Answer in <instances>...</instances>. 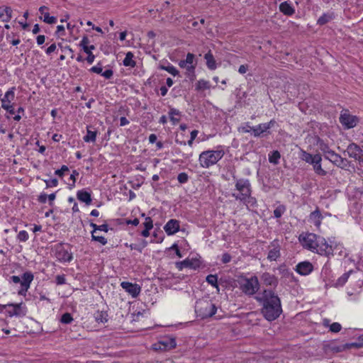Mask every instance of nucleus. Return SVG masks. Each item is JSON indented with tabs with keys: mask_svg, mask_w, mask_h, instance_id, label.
Returning a JSON list of instances; mask_svg holds the SVG:
<instances>
[{
	"mask_svg": "<svg viewBox=\"0 0 363 363\" xmlns=\"http://www.w3.org/2000/svg\"><path fill=\"white\" fill-rule=\"evenodd\" d=\"M249 69V66L247 65H242L239 67L238 72L240 74H245Z\"/></svg>",
	"mask_w": 363,
	"mask_h": 363,
	"instance_id": "680f3d73",
	"label": "nucleus"
},
{
	"mask_svg": "<svg viewBox=\"0 0 363 363\" xmlns=\"http://www.w3.org/2000/svg\"><path fill=\"white\" fill-rule=\"evenodd\" d=\"M204 59L206 60V65L209 69L214 70L216 69V62L211 51L205 54Z\"/></svg>",
	"mask_w": 363,
	"mask_h": 363,
	"instance_id": "bb28decb",
	"label": "nucleus"
},
{
	"mask_svg": "<svg viewBox=\"0 0 363 363\" xmlns=\"http://www.w3.org/2000/svg\"><path fill=\"white\" fill-rule=\"evenodd\" d=\"M56 284L57 285H62V284H65V275H57L56 277Z\"/></svg>",
	"mask_w": 363,
	"mask_h": 363,
	"instance_id": "052dcab7",
	"label": "nucleus"
},
{
	"mask_svg": "<svg viewBox=\"0 0 363 363\" xmlns=\"http://www.w3.org/2000/svg\"><path fill=\"white\" fill-rule=\"evenodd\" d=\"M101 75L104 77L106 79H111L113 75V72L112 69H106L104 72H102Z\"/></svg>",
	"mask_w": 363,
	"mask_h": 363,
	"instance_id": "4d7b16f0",
	"label": "nucleus"
},
{
	"mask_svg": "<svg viewBox=\"0 0 363 363\" xmlns=\"http://www.w3.org/2000/svg\"><path fill=\"white\" fill-rule=\"evenodd\" d=\"M3 11H5L6 16H4V18H1L3 19V21L9 22L11 17H12V9L10 7H5L3 9Z\"/></svg>",
	"mask_w": 363,
	"mask_h": 363,
	"instance_id": "58836bf2",
	"label": "nucleus"
},
{
	"mask_svg": "<svg viewBox=\"0 0 363 363\" xmlns=\"http://www.w3.org/2000/svg\"><path fill=\"white\" fill-rule=\"evenodd\" d=\"M319 148L324 154V156H327L329 155V152H331L333 150L329 147V146L324 143L323 142L320 143Z\"/></svg>",
	"mask_w": 363,
	"mask_h": 363,
	"instance_id": "a19ab883",
	"label": "nucleus"
},
{
	"mask_svg": "<svg viewBox=\"0 0 363 363\" xmlns=\"http://www.w3.org/2000/svg\"><path fill=\"white\" fill-rule=\"evenodd\" d=\"M159 344L163 345L162 348L161 347H159L160 350H163L173 349L177 345L175 339L172 337H166L163 340L160 341ZM155 349L158 350L157 347H155Z\"/></svg>",
	"mask_w": 363,
	"mask_h": 363,
	"instance_id": "aec40b11",
	"label": "nucleus"
},
{
	"mask_svg": "<svg viewBox=\"0 0 363 363\" xmlns=\"http://www.w3.org/2000/svg\"><path fill=\"white\" fill-rule=\"evenodd\" d=\"M44 182L46 184V187H52V186H57L58 184V181L57 179H52L50 180H44Z\"/></svg>",
	"mask_w": 363,
	"mask_h": 363,
	"instance_id": "6e6d98bb",
	"label": "nucleus"
},
{
	"mask_svg": "<svg viewBox=\"0 0 363 363\" xmlns=\"http://www.w3.org/2000/svg\"><path fill=\"white\" fill-rule=\"evenodd\" d=\"M68 171H69L68 167L66 165H62L61 169L55 171V174L56 175L59 176L60 177H62L63 176L64 173L65 172H68Z\"/></svg>",
	"mask_w": 363,
	"mask_h": 363,
	"instance_id": "5fc2aeb1",
	"label": "nucleus"
},
{
	"mask_svg": "<svg viewBox=\"0 0 363 363\" xmlns=\"http://www.w3.org/2000/svg\"><path fill=\"white\" fill-rule=\"evenodd\" d=\"M254 127L250 125L249 123H246L244 125L238 128L239 132L241 133H253Z\"/></svg>",
	"mask_w": 363,
	"mask_h": 363,
	"instance_id": "49530a36",
	"label": "nucleus"
},
{
	"mask_svg": "<svg viewBox=\"0 0 363 363\" xmlns=\"http://www.w3.org/2000/svg\"><path fill=\"white\" fill-rule=\"evenodd\" d=\"M48 8L45 6H42L39 8L40 13L44 16L43 21L48 24H53L57 22V18L55 16H50L49 13L45 12Z\"/></svg>",
	"mask_w": 363,
	"mask_h": 363,
	"instance_id": "4be33fe9",
	"label": "nucleus"
},
{
	"mask_svg": "<svg viewBox=\"0 0 363 363\" xmlns=\"http://www.w3.org/2000/svg\"><path fill=\"white\" fill-rule=\"evenodd\" d=\"M270 247L272 248L268 252L267 259L275 261L280 256V247L275 240L271 243Z\"/></svg>",
	"mask_w": 363,
	"mask_h": 363,
	"instance_id": "a211bd4d",
	"label": "nucleus"
},
{
	"mask_svg": "<svg viewBox=\"0 0 363 363\" xmlns=\"http://www.w3.org/2000/svg\"><path fill=\"white\" fill-rule=\"evenodd\" d=\"M333 18V15L332 13H324L318 19V24L322 26L328 23Z\"/></svg>",
	"mask_w": 363,
	"mask_h": 363,
	"instance_id": "f704fd0d",
	"label": "nucleus"
},
{
	"mask_svg": "<svg viewBox=\"0 0 363 363\" xmlns=\"http://www.w3.org/2000/svg\"><path fill=\"white\" fill-rule=\"evenodd\" d=\"M256 299L262 306L261 313L266 320H274L281 314V300L272 290H264Z\"/></svg>",
	"mask_w": 363,
	"mask_h": 363,
	"instance_id": "f257e3e1",
	"label": "nucleus"
},
{
	"mask_svg": "<svg viewBox=\"0 0 363 363\" xmlns=\"http://www.w3.org/2000/svg\"><path fill=\"white\" fill-rule=\"evenodd\" d=\"M224 152L222 150H208L201 153L199 162L202 167L208 168L215 164L223 157Z\"/></svg>",
	"mask_w": 363,
	"mask_h": 363,
	"instance_id": "7ed1b4c3",
	"label": "nucleus"
},
{
	"mask_svg": "<svg viewBox=\"0 0 363 363\" xmlns=\"http://www.w3.org/2000/svg\"><path fill=\"white\" fill-rule=\"evenodd\" d=\"M279 10L286 16H292L295 13L294 8L288 2L284 1L279 5Z\"/></svg>",
	"mask_w": 363,
	"mask_h": 363,
	"instance_id": "b1692460",
	"label": "nucleus"
},
{
	"mask_svg": "<svg viewBox=\"0 0 363 363\" xmlns=\"http://www.w3.org/2000/svg\"><path fill=\"white\" fill-rule=\"evenodd\" d=\"M349 277V273L344 274L340 278L338 279V283L343 284L345 283Z\"/></svg>",
	"mask_w": 363,
	"mask_h": 363,
	"instance_id": "0e129e2a",
	"label": "nucleus"
},
{
	"mask_svg": "<svg viewBox=\"0 0 363 363\" xmlns=\"http://www.w3.org/2000/svg\"><path fill=\"white\" fill-rule=\"evenodd\" d=\"M321 161H322L321 156H317L315 162H313V164L312 165H313L314 172L317 174L320 175V176H325L327 174V172L322 168Z\"/></svg>",
	"mask_w": 363,
	"mask_h": 363,
	"instance_id": "5701e85b",
	"label": "nucleus"
},
{
	"mask_svg": "<svg viewBox=\"0 0 363 363\" xmlns=\"http://www.w3.org/2000/svg\"><path fill=\"white\" fill-rule=\"evenodd\" d=\"M145 229L150 230L153 227L152 220L150 217H146L145 221L143 223Z\"/></svg>",
	"mask_w": 363,
	"mask_h": 363,
	"instance_id": "864d4df0",
	"label": "nucleus"
},
{
	"mask_svg": "<svg viewBox=\"0 0 363 363\" xmlns=\"http://www.w3.org/2000/svg\"><path fill=\"white\" fill-rule=\"evenodd\" d=\"M285 211H286L285 206L283 205H279L274 211V217H276L277 218H280L283 215V213L285 212Z\"/></svg>",
	"mask_w": 363,
	"mask_h": 363,
	"instance_id": "ea45409f",
	"label": "nucleus"
},
{
	"mask_svg": "<svg viewBox=\"0 0 363 363\" xmlns=\"http://www.w3.org/2000/svg\"><path fill=\"white\" fill-rule=\"evenodd\" d=\"M334 164L338 167L344 168L347 165V160L340 156V157H338L335 162H334Z\"/></svg>",
	"mask_w": 363,
	"mask_h": 363,
	"instance_id": "a18cd8bd",
	"label": "nucleus"
},
{
	"mask_svg": "<svg viewBox=\"0 0 363 363\" xmlns=\"http://www.w3.org/2000/svg\"><path fill=\"white\" fill-rule=\"evenodd\" d=\"M199 266L200 262L198 259H185L176 263V267L179 270H182L184 268L196 269L199 268Z\"/></svg>",
	"mask_w": 363,
	"mask_h": 363,
	"instance_id": "2eb2a0df",
	"label": "nucleus"
},
{
	"mask_svg": "<svg viewBox=\"0 0 363 363\" xmlns=\"http://www.w3.org/2000/svg\"><path fill=\"white\" fill-rule=\"evenodd\" d=\"M321 218L320 212L318 210H315L310 214L309 221L318 228L321 223Z\"/></svg>",
	"mask_w": 363,
	"mask_h": 363,
	"instance_id": "a878e982",
	"label": "nucleus"
},
{
	"mask_svg": "<svg viewBox=\"0 0 363 363\" xmlns=\"http://www.w3.org/2000/svg\"><path fill=\"white\" fill-rule=\"evenodd\" d=\"M261 279L263 283L267 286H276L278 283L277 279L275 277V276L267 272H265L262 274Z\"/></svg>",
	"mask_w": 363,
	"mask_h": 363,
	"instance_id": "412c9836",
	"label": "nucleus"
},
{
	"mask_svg": "<svg viewBox=\"0 0 363 363\" xmlns=\"http://www.w3.org/2000/svg\"><path fill=\"white\" fill-rule=\"evenodd\" d=\"M91 128H93L91 126L87 127L86 135L84 137V140L86 143L96 141L97 131L96 130H92Z\"/></svg>",
	"mask_w": 363,
	"mask_h": 363,
	"instance_id": "c85d7f7f",
	"label": "nucleus"
},
{
	"mask_svg": "<svg viewBox=\"0 0 363 363\" xmlns=\"http://www.w3.org/2000/svg\"><path fill=\"white\" fill-rule=\"evenodd\" d=\"M55 253L57 259L60 262H69L72 259V255L65 250L63 244L59 243L55 247Z\"/></svg>",
	"mask_w": 363,
	"mask_h": 363,
	"instance_id": "6e6552de",
	"label": "nucleus"
},
{
	"mask_svg": "<svg viewBox=\"0 0 363 363\" xmlns=\"http://www.w3.org/2000/svg\"><path fill=\"white\" fill-rule=\"evenodd\" d=\"M89 71L91 72H94V73L101 74V73H102V67H101V66H99V64L96 66L92 67L89 69Z\"/></svg>",
	"mask_w": 363,
	"mask_h": 363,
	"instance_id": "bf43d9fd",
	"label": "nucleus"
},
{
	"mask_svg": "<svg viewBox=\"0 0 363 363\" xmlns=\"http://www.w3.org/2000/svg\"><path fill=\"white\" fill-rule=\"evenodd\" d=\"M188 179H189V177H188L187 174L185 172H182V173L179 174V175L177 177V179H178L179 182L181 184L186 183L188 181Z\"/></svg>",
	"mask_w": 363,
	"mask_h": 363,
	"instance_id": "3c124183",
	"label": "nucleus"
},
{
	"mask_svg": "<svg viewBox=\"0 0 363 363\" xmlns=\"http://www.w3.org/2000/svg\"><path fill=\"white\" fill-rule=\"evenodd\" d=\"M95 49L94 45H90L89 48H84L83 50L88 55L86 61L88 63L91 64L94 62L95 55L92 53L91 50Z\"/></svg>",
	"mask_w": 363,
	"mask_h": 363,
	"instance_id": "2f4dec72",
	"label": "nucleus"
},
{
	"mask_svg": "<svg viewBox=\"0 0 363 363\" xmlns=\"http://www.w3.org/2000/svg\"><path fill=\"white\" fill-rule=\"evenodd\" d=\"M18 239L21 242H26L28 239V234L26 230H21L17 235Z\"/></svg>",
	"mask_w": 363,
	"mask_h": 363,
	"instance_id": "8fccbe9b",
	"label": "nucleus"
},
{
	"mask_svg": "<svg viewBox=\"0 0 363 363\" xmlns=\"http://www.w3.org/2000/svg\"><path fill=\"white\" fill-rule=\"evenodd\" d=\"M73 320V318L70 313H65L61 317V322L62 323L69 324Z\"/></svg>",
	"mask_w": 363,
	"mask_h": 363,
	"instance_id": "de8ad7c7",
	"label": "nucleus"
},
{
	"mask_svg": "<svg viewBox=\"0 0 363 363\" xmlns=\"http://www.w3.org/2000/svg\"><path fill=\"white\" fill-rule=\"evenodd\" d=\"M267 130H269V125H265L264 123H262L254 127L252 134L255 137H259L262 133L266 132Z\"/></svg>",
	"mask_w": 363,
	"mask_h": 363,
	"instance_id": "7c9ffc66",
	"label": "nucleus"
},
{
	"mask_svg": "<svg viewBox=\"0 0 363 363\" xmlns=\"http://www.w3.org/2000/svg\"><path fill=\"white\" fill-rule=\"evenodd\" d=\"M33 278V274L30 272H26L23 273L21 278L18 276H12L10 279L15 284H21V289L18 291V294L25 296Z\"/></svg>",
	"mask_w": 363,
	"mask_h": 363,
	"instance_id": "39448f33",
	"label": "nucleus"
},
{
	"mask_svg": "<svg viewBox=\"0 0 363 363\" xmlns=\"http://www.w3.org/2000/svg\"><path fill=\"white\" fill-rule=\"evenodd\" d=\"M133 57L134 55L131 52H128L123 60V65L125 67H135L136 62L133 60Z\"/></svg>",
	"mask_w": 363,
	"mask_h": 363,
	"instance_id": "c756f323",
	"label": "nucleus"
},
{
	"mask_svg": "<svg viewBox=\"0 0 363 363\" xmlns=\"http://www.w3.org/2000/svg\"><path fill=\"white\" fill-rule=\"evenodd\" d=\"M160 69L167 71L169 73H170L173 76H177V74H179V71L173 65H169V66L160 65Z\"/></svg>",
	"mask_w": 363,
	"mask_h": 363,
	"instance_id": "e433bc0d",
	"label": "nucleus"
},
{
	"mask_svg": "<svg viewBox=\"0 0 363 363\" xmlns=\"http://www.w3.org/2000/svg\"><path fill=\"white\" fill-rule=\"evenodd\" d=\"M235 189L239 193H233L232 196L236 200H245L249 198L250 194L252 193L251 185L248 179H238L235 182Z\"/></svg>",
	"mask_w": 363,
	"mask_h": 363,
	"instance_id": "20e7f679",
	"label": "nucleus"
},
{
	"mask_svg": "<svg viewBox=\"0 0 363 363\" xmlns=\"http://www.w3.org/2000/svg\"><path fill=\"white\" fill-rule=\"evenodd\" d=\"M317 156H320V155H311L304 150H301L300 158L302 160L305 161L306 162L312 165L313 164V162H315Z\"/></svg>",
	"mask_w": 363,
	"mask_h": 363,
	"instance_id": "cd10ccee",
	"label": "nucleus"
},
{
	"mask_svg": "<svg viewBox=\"0 0 363 363\" xmlns=\"http://www.w3.org/2000/svg\"><path fill=\"white\" fill-rule=\"evenodd\" d=\"M47 199H48V195L46 194H41L39 196H38V201L41 203H46L47 201Z\"/></svg>",
	"mask_w": 363,
	"mask_h": 363,
	"instance_id": "e2e57ef3",
	"label": "nucleus"
},
{
	"mask_svg": "<svg viewBox=\"0 0 363 363\" xmlns=\"http://www.w3.org/2000/svg\"><path fill=\"white\" fill-rule=\"evenodd\" d=\"M195 56L194 54L189 52L186 55L185 60H181L179 65L182 68H186L187 71L194 73L195 65H193Z\"/></svg>",
	"mask_w": 363,
	"mask_h": 363,
	"instance_id": "4468645a",
	"label": "nucleus"
},
{
	"mask_svg": "<svg viewBox=\"0 0 363 363\" xmlns=\"http://www.w3.org/2000/svg\"><path fill=\"white\" fill-rule=\"evenodd\" d=\"M122 288L133 297H136L140 292V286L137 284H133L128 281H123L121 284Z\"/></svg>",
	"mask_w": 363,
	"mask_h": 363,
	"instance_id": "ddd939ff",
	"label": "nucleus"
},
{
	"mask_svg": "<svg viewBox=\"0 0 363 363\" xmlns=\"http://www.w3.org/2000/svg\"><path fill=\"white\" fill-rule=\"evenodd\" d=\"M316 244L317 248L315 249V252L317 253L327 256L333 254L332 246L327 242L324 238L318 235Z\"/></svg>",
	"mask_w": 363,
	"mask_h": 363,
	"instance_id": "0eeeda50",
	"label": "nucleus"
},
{
	"mask_svg": "<svg viewBox=\"0 0 363 363\" xmlns=\"http://www.w3.org/2000/svg\"><path fill=\"white\" fill-rule=\"evenodd\" d=\"M14 88L7 91L4 97L1 99L2 108L8 111L11 114L14 113V108L13 106L10 105V102L14 98Z\"/></svg>",
	"mask_w": 363,
	"mask_h": 363,
	"instance_id": "9b49d317",
	"label": "nucleus"
},
{
	"mask_svg": "<svg viewBox=\"0 0 363 363\" xmlns=\"http://www.w3.org/2000/svg\"><path fill=\"white\" fill-rule=\"evenodd\" d=\"M281 157V155L278 150H274L270 155H269V161L270 163L277 164L279 163V160Z\"/></svg>",
	"mask_w": 363,
	"mask_h": 363,
	"instance_id": "72a5a7b5",
	"label": "nucleus"
},
{
	"mask_svg": "<svg viewBox=\"0 0 363 363\" xmlns=\"http://www.w3.org/2000/svg\"><path fill=\"white\" fill-rule=\"evenodd\" d=\"M340 155L335 153L333 150L331 152H329V155L325 156V159L330 160L333 164L335 162V161L340 157Z\"/></svg>",
	"mask_w": 363,
	"mask_h": 363,
	"instance_id": "09e8293b",
	"label": "nucleus"
},
{
	"mask_svg": "<svg viewBox=\"0 0 363 363\" xmlns=\"http://www.w3.org/2000/svg\"><path fill=\"white\" fill-rule=\"evenodd\" d=\"M240 201L242 202L244 204H245L247 208L249 207V206H254L256 204V199L255 198L251 196V194H250L249 198H247L245 200Z\"/></svg>",
	"mask_w": 363,
	"mask_h": 363,
	"instance_id": "37998d69",
	"label": "nucleus"
},
{
	"mask_svg": "<svg viewBox=\"0 0 363 363\" xmlns=\"http://www.w3.org/2000/svg\"><path fill=\"white\" fill-rule=\"evenodd\" d=\"M181 113L176 108H171L169 112V118L173 124H177L179 121V118L174 117V115L180 116Z\"/></svg>",
	"mask_w": 363,
	"mask_h": 363,
	"instance_id": "c9c22d12",
	"label": "nucleus"
},
{
	"mask_svg": "<svg viewBox=\"0 0 363 363\" xmlns=\"http://www.w3.org/2000/svg\"><path fill=\"white\" fill-rule=\"evenodd\" d=\"M206 281L213 286L218 288V277L217 275L209 274L206 277Z\"/></svg>",
	"mask_w": 363,
	"mask_h": 363,
	"instance_id": "4c0bfd02",
	"label": "nucleus"
},
{
	"mask_svg": "<svg viewBox=\"0 0 363 363\" xmlns=\"http://www.w3.org/2000/svg\"><path fill=\"white\" fill-rule=\"evenodd\" d=\"M56 50V45L55 43L50 45L46 50V54L50 55Z\"/></svg>",
	"mask_w": 363,
	"mask_h": 363,
	"instance_id": "338daca9",
	"label": "nucleus"
},
{
	"mask_svg": "<svg viewBox=\"0 0 363 363\" xmlns=\"http://www.w3.org/2000/svg\"><path fill=\"white\" fill-rule=\"evenodd\" d=\"M216 311V306L208 298L199 299L195 305V312L202 319L213 316Z\"/></svg>",
	"mask_w": 363,
	"mask_h": 363,
	"instance_id": "f03ea898",
	"label": "nucleus"
},
{
	"mask_svg": "<svg viewBox=\"0 0 363 363\" xmlns=\"http://www.w3.org/2000/svg\"><path fill=\"white\" fill-rule=\"evenodd\" d=\"M6 306L11 308V310L8 311L10 316L16 315V316H23L25 315V312L22 310L21 303L19 304H8Z\"/></svg>",
	"mask_w": 363,
	"mask_h": 363,
	"instance_id": "6ab92c4d",
	"label": "nucleus"
},
{
	"mask_svg": "<svg viewBox=\"0 0 363 363\" xmlns=\"http://www.w3.org/2000/svg\"><path fill=\"white\" fill-rule=\"evenodd\" d=\"M347 152L349 157L358 160L360 163L363 161V150L354 143H351L347 146Z\"/></svg>",
	"mask_w": 363,
	"mask_h": 363,
	"instance_id": "1a4fd4ad",
	"label": "nucleus"
},
{
	"mask_svg": "<svg viewBox=\"0 0 363 363\" xmlns=\"http://www.w3.org/2000/svg\"><path fill=\"white\" fill-rule=\"evenodd\" d=\"M45 40V37L43 35H40L37 37V43L38 45H42L44 43Z\"/></svg>",
	"mask_w": 363,
	"mask_h": 363,
	"instance_id": "774afa93",
	"label": "nucleus"
},
{
	"mask_svg": "<svg viewBox=\"0 0 363 363\" xmlns=\"http://www.w3.org/2000/svg\"><path fill=\"white\" fill-rule=\"evenodd\" d=\"M259 281L257 277L245 279L240 284V289L247 295L255 294L259 289Z\"/></svg>",
	"mask_w": 363,
	"mask_h": 363,
	"instance_id": "423d86ee",
	"label": "nucleus"
},
{
	"mask_svg": "<svg viewBox=\"0 0 363 363\" xmlns=\"http://www.w3.org/2000/svg\"><path fill=\"white\" fill-rule=\"evenodd\" d=\"M318 235L314 233H308L303 238V245L310 250L315 252V249L317 248L316 241Z\"/></svg>",
	"mask_w": 363,
	"mask_h": 363,
	"instance_id": "f8f14e48",
	"label": "nucleus"
},
{
	"mask_svg": "<svg viewBox=\"0 0 363 363\" xmlns=\"http://www.w3.org/2000/svg\"><path fill=\"white\" fill-rule=\"evenodd\" d=\"M340 121L346 128H352L357 125L358 118L347 112H344L340 116Z\"/></svg>",
	"mask_w": 363,
	"mask_h": 363,
	"instance_id": "9d476101",
	"label": "nucleus"
},
{
	"mask_svg": "<svg viewBox=\"0 0 363 363\" xmlns=\"http://www.w3.org/2000/svg\"><path fill=\"white\" fill-rule=\"evenodd\" d=\"M107 314L103 312H97L95 315L96 320L99 323H104L107 321Z\"/></svg>",
	"mask_w": 363,
	"mask_h": 363,
	"instance_id": "c03bdc74",
	"label": "nucleus"
},
{
	"mask_svg": "<svg viewBox=\"0 0 363 363\" xmlns=\"http://www.w3.org/2000/svg\"><path fill=\"white\" fill-rule=\"evenodd\" d=\"M77 197L80 201L85 203L86 205L91 204L92 201L90 193L84 190L79 191Z\"/></svg>",
	"mask_w": 363,
	"mask_h": 363,
	"instance_id": "393cba45",
	"label": "nucleus"
},
{
	"mask_svg": "<svg viewBox=\"0 0 363 363\" xmlns=\"http://www.w3.org/2000/svg\"><path fill=\"white\" fill-rule=\"evenodd\" d=\"M167 235H174L179 230V222L175 219L169 220L164 227Z\"/></svg>",
	"mask_w": 363,
	"mask_h": 363,
	"instance_id": "dca6fc26",
	"label": "nucleus"
},
{
	"mask_svg": "<svg viewBox=\"0 0 363 363\" xmlns=\"http://www.w3.org/2000/svg\"><path fill=\"white\" fill-rule=\"evenodd\" d=\"M342 326L338 323H333L330 325V330L333 333H338L340 331Z\"/></svg>",
	"mask_w": 363,
	"mask_h": 363,
	"instance_id": "603ef678",
	"label": "nucleus"
},
{
	"mask_svg": "<svg viewBox=\"0 0 363 363\" xmlns=\"http://www.w3.org/2000/svg\"><path fill=\"white\" fill-rule=\"evenodd\" d=\"M211 87L209 82L204 80V79H200L198 81V82L196 84V90H206L209 89Z\"/></svg>",
	"mask_w": 363,
	"mask_h": 363,
	"instance_id": "473e14b6",
	"label": "nucleus"
},
{
	"mask_svg": "<svg viewBox=\"0 0 363 363\" xmlns=\"http://www.w3.org/2000/svg\"><path fill=\"white\" fill-rule=\"evenodd\" d=\"M91 238L92 240L99 242L103 245H105L107 243V240L103 236H98L94 234V231H91Z\"/></svg>",
	"mask_w": 363,
	"mask_h": 363,
	"instance_id": "79ce46f5",
	"label": "nucleus"
},
{
	"mask_svg": "<svg viewBox=\"0 0 363 363\" xmlns=\"http://www.w3.org/2000/svg\"><path fill=\"white\" fill-rule=\"evenodd\" d=\"M313 269V267L309 262H302L296 266V272L301 275H308Z\"/></svg>",
	"mask_w": 363,
	"mask_h": 363,
	"instance_id": "f3484780",
	"label": "nucleus"
},
{
	"mask_svg": "<svg viewBox=\"0 0 363 363\" xmlns=\"http://www.w3.org/2000/svg\"><path fill=\"white\" fill-rule=\"evenodd\" d=\"M231 259V256L228 254V253H225L222 256V262L223 263H228Z\"/></svg>",
	"mask_w": 363,
	"mask_h": 363,
	"instance_id": "69168bd1",
	"label": "nucleus"
},
{
	"mask_svg": "<svg viewBox=\"0 0 363 363\" xmlns=\"http://www.w3.org/2000/svg\"><path fill=\"white\" fill-rule=\"evenodd\" d=\"M89 43V40L87 36H84L82 38V40L80 42L79 46L84 49V48H89V46L88 44Z\"/></svg>",
	"mask_w": 363,
	"mask_h": 363,
	"instance_id": "13d9d810",
	"label": "nucleus"
}]
</instances>
